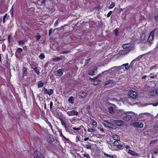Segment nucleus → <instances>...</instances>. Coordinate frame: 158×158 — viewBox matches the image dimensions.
Masks as SVG:
<instances>
[{
    "instance_id": "obj_4",
    "label": "nucleus",
    "mask_w": 158,
    "mask_h": 158,
    "mask_svg": "<svg viewBox=\"0 0 158 158\" xmlns=\"http://www.w3.org/2000/svg\"><path fill=\"white\" fill-rule=\"evenodd\" d=\"M97 72V68L95 67H93L90 68L89 74L92 76L96 74Z\"/></svg>"
},
{
    "instance_id": "obj_55",
    "label": "nucleus",
    "mask_w": 158,
    "mask_h": 158,
    "mask_svg": "<svg viewBox=\"0 0 158 158\" xmlns=\"http://www.w3.org/2000/svg\"><path fill=\"white\" fill-rule=\"evenodd\" d=\"M151 104L152 105L154 106H156L158 105V102H156L154 103H152Z\"/></svg>"
},
{
    "instance_id": "obj_23",
    "label": "nucleus",
    "mask_w": 158,
    "mask_h": 158,
    "mask_svg": "<svg viewBox=\"0 0 158 158\" xmlns=\"http://www.w3.org/2000/svg\"><path fill=\"white\" fill-rule=\"evenodd\" d=\"M128 153L132 156H136L137 154L136 152L130 149L128 150Z\"/></svg>"
},
{
    "instance_id": "obj_26",
    "label": "nucleus",
    "mask_w": 158,
    "mask_h": 158,
    "mask_svg": "<svg viewBox=\"0 0 158 158\" xmlns=\"http://www.w3.org/2000/svg\"><path fill=\"white\" fill-rule=\"evenodd\" d=\"M123 66V68L124 67V66L125 67V69L126 70H128L130 69V66L129 65V64L128 63H126L125 64H122Z\"/></svg>"
},
{
    "instance_id": "obj_63",
    "label": "nucleus",
    "mask_w": 158,
    "mask_h": 158,
    "mask_svg": "<svg viewBox=\"0 0 158 158\" xmlns=\"http://www.w3.org/2000/svg\"><path fill=\"white\" fill-rule=\"evenodd\" d=\"M89 139V138H88V137H86V138H85L84 139V140L85 141H86L87 140H88Z\"/></svg>"
},
{
    "instance_id": "obj_12",
    "label": "nucleus",
    "mask_w": 158,
    "mask_h": 158,
    "mask_svg": "<svg viewBox=\"0 0 158 158\" xmlns=\"http://www.w3.org/2000/svg\"><path fill=\"white\" fill-rule=\"evenodd\" d=\"M103 124L105 126L109 128H112L113 126L112 123L108 122L107 121L104 120L103 122Z\"/></svg>"
},
{
    "instance_id": "obj_46",
    "label": "nucleus",
    "mask_w": 158,
    "mask_h": 158,
    "mask_svg": "<svg viewBox=\"0 0 158 158\" xmlns=\"http://www.w3.org/2000/svg\"><path fill=\"white\" fill-rule=\"evenodd\" d=\"M84 156L87 158H89V155L88 154H84Z\"/></svg>"
},
{
    "instance_id": "obj_37",
    "label": "nucleus",
    "mask_w": 158,
    "mask_h": 158,
    "mask_svg": "<svg viewBox=\"0 0 158 158\" xmlns=\"http://www.w3.org/2000/svg\"><path fill=\"white\" fill-rule=\"evenodd\" d=\"M118 141H115L114 143V145L117 146L119 144V143Z\"/></svg>"
},
{
    "instance_id": "obj_53",
    "label": "nucleus",
    "mask_w": 158,
    "mask_h": 158,
    "mask_svg": "<svg viewBox=\"0 0 158 158\" xmlns=\"http://www.w3.org/2000/svg\"><path fill=\"white\" fill-rule=\"evenodd\" d=\"M61 123L62 124V125L64 126H65L66 125V123L64 121L63 122H61Z\"/></svg>"
},
{
    "instance_id": "obj_18",
    "label": "nucleus",
    "mask_w": 158,
    "mask_h": 158,
    "mask_svg": "<svg viewBox=\"0 0 158 158\" xmlns=\"http://www.w3.org/2000/svg\"><path fill=\"white\" fill-rule=\"evenodd\" d=\"M88 94L86 93L82 92L81 94H80L79 97L81 98H85L86 97Z\"/></svg>"
},
{
    "instance_id": "obj_22",
    "label": "nucleus",
    "mask_w": 158,
    "mask_h": 158,
    "mask_svg": "<svg viewBox=\"0 0 158 158\" xmlns=\"http://www.w3.org/2000/svg\"><path fill=\"white\" fill-rule=\"evenodd\" d=\"M74 98L73 96H71L68 99V101L69 102L72 104H73L74 103Z\"/></svg>"
},
{
    "instance_id": "obj_54",
    "label": "nucleus",
    "mask_w": 158,
    "mask_h": 158,
    "mask_svg": "<svg viewBox=\"0 0 158 158\" xmlns=\"http://www.w3.org/2000/svg\"><path fill=\"white\" fill-rule=\"evenodd\" d=\"M52 29L51 28L49 30V35H50L52 33Z\"/></svg>"
},
{
    "instance_id": "obj_16",
    "label": "nucleus",
    "mask_w": 158,
    "mask_h": 158,
    "mask_svg": "<svg viewBox=\"0 0 158 158\" xmlns=\"http://www.w3.org/2000/svg\"><path fill=\"white\" fill-rule=\"evenodd\" d=\"M22 73L23 77L27 76L28 74L27 72V69L24 67H23Z\"/></svg>"
},
{
    "instance_id": "obj_62",
    "label": "nucleus",
    "mask_w": 158,
    "mask_h": 158,
    "mask_svg": "<svg viewBox=\"0 0 158 158\" xmlns=\"http://www.w3.org/2000/svg\"><path fill=\"white\" fill-rule=\"evenodd\" d=\"M154 129L155 130H158V127L157 126H155L154 127Z\"/></svg>"
},
{
    "instance_id": "obj_43",
    "label": "nucleus",
    "mask_w": 158,
    "mask_h": 158,
    "mask_svg": "<svg viewBox=\"0 0 158 158\" xmlns=\"http://www.w3.org/2000/svg\"><path fill=\"white\" fill-rule=\"evenodd\" d=\"M7 14H6L3 17V22L4 23L5 22V19L6 17Z\"/></svg>"
},
{
    "instance_id": "obj_41",
    "label": "nucleus",
    "mask_w": 158,
    "mask_h": 158,
    "mask_svg": "<svg viewBox=\"0 0 158 158\" xmlns=\"http://www.w3.org/2000/svg\"><path fill=\"white\" fill-rule=\"evenodd\" d=\"M92 125H93L96 126H97V123L96 121L95 120L93 121L92 123Z\"/></svg>"
},
{
    "instance_id": "obj_47",
    "label": "nucleus",
    "mask_w": 158,
    "mask_h": 158,
    "mask_svg": "<svg viewBox=\"0 0 158 158\" xmlns=\"http://www.w3.org/2000/svg\"><path fill=\"white\" fill-rule=\"evenodd\" d=\"M85 146L86 148L87 149H90L91 148V146L90 145H86Z\"/></svg>"
},
{
    "instance_id": "obj_52",
    "label": "nucleus",
    "mask_w": 158,
    "mask_h": 158,
    "mask_svg": "<svg viewBox=\"0 0 158 158\" xmlns=\"http://www.w3.org/2000/svg\"><path fill=\"white\" fill-rule=\"evenodd\" d=\"M116 67H119V68L118 69H117V70H121V69L122 68H123V65H121V66H116Z\"/></svg>"
},
{
    "instance_id": "obj_30",
    "label": "nucleus",
    "mask_w": 158,
    "mask_h": 158,
    "mask_svg": "<svg viewBox=\"0 0 158 158\" xmlns=\"http://www.w3.org/2000/svg\"><path fill=\"white\" fill-rule=\"evenodd\" d=\"M62 58L60 57H55L52 59V60L53 61H54L55 60H61Z\"/></svg>"
},
{
    "instance_id": "obj_59",
    "label": "nucleus",
    "mask_w": 158,
    "mask_h": 158,
    "mask_svg": "<svg viewBox=\"0 0 158 158\" xmlns=\"http://www.w3.org/2000/svg\"><path fill=\"white\" fill-rule=\"evenodd\" d=\"M76 141L77 142L78 141H80L79 138L78 136H77L76 139Z\"/></svg>"
},
{
    "instance_id": "obj_51",
    "label": "nucleus",
    "mask_w": 158,
    "mask_h": 158,
    "mask_svg": "<svg viewBox=\"0 0 158 158\" xmlns=\"http://www.w3.org/2000/svg\"><path fill=\"white\" fill-rule=\"evenodd\" d=\"M156 68H156V65H155L154 66H152L150 68V69L151 70H152V69H155V68L156 69Z\"/></svg>"
},
{
    "instance_id": "obj_14",
    "label": "nucleus",
    "mask_w": 158,
    "mask_h": 158,
    "mask_svg": "<svg viewBox=\"0 0 158 158\" xmlns=\"http://www.w3.org/2000/svg\"><path fill=\"white\" fill-rule=\"evenodd\" d=\"M133 126L136 127L142 128L143 127V123L139 122H138L134 123Z\"/></svg>"
},
{
    "instance_id": "obj_38",
    "label": "nucleus",
    "mask_w": 158,
    "mask_h": 158,
    "mask_svg": "<svg viewBox=\"0 0 158 158\" xmlns=\"http://www.w3.org/2000/svg\"><path fill=\"white\" fill-rule=\"evenodd\" d=\"M58 131L59 132L60 136L63 138L64 136L63 135L61 131L60 130H59Z\"/></svg>"
},
{
    "instance_id": "obj_40",
    "label": "nucleus",
    "mask_w": 158,
    "mask_h": 158,
    "mask_svg": "<svg viewBox=\"0 0 158 158\" xmlns=\"http://www.w3.org/2000/svg\"><path fill=\"white\" fill-rule=\"evenodd\" d=\"M14 11L13 6H12L10 10V13L12 16H13V13Z\"/></svg>"
},
{
    "instance_id": "obj_49",
    "label": "nucleus",
    "mask_w": 158,
    "mask_h": 158,
    "mask_svg": "<svg viewBox=\"0 0 158 158\" xmlns=\"http://www.w3.org/2000/svg\"><path fill=\"white\" fill-rule=\"evenodd\" d=\"M75 131H78L80 130V128H77L75 127H73L72 128Z\"/></svg>"
},
{
    "instance_id": "obj_25",
    "label": "nucleus",
    "mask_w": 158,
    "mask_h": 158,
    "mask_svg": "<svg viewBox=\"0 0 158 158\" xmlns=\"http://www.w3.org/2000/svg\"><path fill=\"white\" fill-rule=\"evenodd\" d=\"M154 73H151L150 74V77L151 78H154L156 77H157L158 78V73H157L155 75H154Z\"/></svg>"
},
{
    "instance_id": "obj_33",
    "label": "nucleus",
    "mask_w": 158,
    "mask_h": 158,
    "mask_svg": "<svg viewBox=\"0 0 158 158\" xmlns=\"http://www.w3.org/2000/svg\"><path fill=\"white\" fill-rule=\"evenodd\" d=\"M104 155L105 156H106L107 157H110V158H113V155H108V154H106V153H104Z\"/></svg>"
},
{
    "instance_id": "obj_2",
    "label": "nucleus",
    "mask_w": 158,
    "mask_h": 158,
    "mask_svg": "<svg viewBox=\"0 0 158 158\" xmlns=\"http://www.w3.org/2000/svg\"><path fill=\"white\" fill-rule=\"evenodd\" d=\"M129 97L133 99H135L137 97V93L132 90L129 91L128 92Z\"/></svg>"
},
{
    "instance_id": "obj_28",
    "label": "nucleus",
    "mask_w": 158,
    "mask_h": 158,
    "mask_svg": "<svg viewBox=\"0 0 158 158\" xmlns=\"http://www.w3.org/2000/svg\"><path fill=\"white\" fill-rule=\"evenodd\" d=\"M158 153V147L154 150L152 153V154L155 155Z\"/></svg>"
},
{
    "instance_id": "obj_64",
    "label": "nucleus",
    "mask_w": 158,
    "mask_h": 158,
    "mask_svg": "<svg viewBox=\"0 0 158 158\" xmlns=\"http://www.w3.org/2000/svg\"><path fill=\"white\" fill-rule=\"evenodd\" d=\"M125 148L127 149H129L130 148V147L129 146L127 145L125 146Z\"/></svg>"
},
{
    "instance_id": "obj_24",
    "label": "nucleus",
    "mask_w": 158,
    "mask_h": 158,
    "mask_svg": "<svg viewBox=\"0 0 158 158\" xmlns=\"http://www.w3.org/2000/svg\"><path fill=\"white\" fill-rule=\"evenodd\" d=\"M70 52V50H66L64 51H62L61 52H60V54H67Z\"/></svg>"
},
{
    "instance_id": "obj_1",
    "label": "nucleus",
    "mask_w": 158,
    "mask_h": 158,
    "mask_svg": "<svg viewBox=\"0 0 158 158\" xmlns=\"http://www.w3.org/2000/svg\"><path fill=\"white\" fill-rule=\"evenodd\" d=\"M47 142L50 143H52L53 142H55V143L56 144H59L60 142L57 140H55L53 136L52 135H49L47 139Z\"/></svg>"
},
{
    "instance_id": "obj_36",
    "label": "nucleus",
    "mask_w": 158,
    "mask_h": 158,
    "mask_svg": "<svg viewBox=\"0 0 158 158\" xmlns=\"http://www.w3.org/2000/svg\"><path fill=\"white\" fill-rule=\"evenodd\" d=\"M18 44L20 45H23L24 44V42L23 40H21L19 41Z\"/></svg>"
},
{
    "instance_id": "obj_58",
    "label": "nucleus",
    "mask_w": 158,
    "mask_h": 158,
    "mask_svg": "<svg viewBox=\"0 0 158 158\" xmlns=\"http://www.w3.org/2000/svg\"><path fill=\"white\" fill-rule=\"evenodd\" d=\"M153 94H154V92L153 91L151 92L149 94V95L150 96H153Z\"/></svg>"
},
{
    "instance_id": "obj_29",
    "label": "nucleus",
    "mask_w": 158,
    "mask_h": 158,
    "mask_svg": "<svg viewBox=\"0 0 158 158\" xmlns=\"http://www.w3.org/2000/svg\"><path fill=\"white\" fill-rule=\"evenodd\" d=\"M41 37V35L39 34L38 33H37V35L35 36V38L36 39L37 41H39V40L40 39Z\"/></svg>"
},
{
    "instance_id": "obj_42",
    "label": "nucleus",
    "mask_w": 158,
    "mask_h": 158,
    "mask_svg": "<svg viewBox=\"0 0 158 158\" xmlns=\"http://www.w3.org/2000/svg\"><path fill=\"white\" fill-rule=\"evenodd\" d=\"M58 24V21L57 20L55 22V23L54 26V27H57Z\"/></svg>"
},
{
    "instance_id": "obj_39",
    "label": "nucleus",
    "mask_w": 158,
    "mask_h": 158,
    "mask_svg": "<svg viewBox=\"0 0 158 158\" xmlns=\"http://www.w3.org/2000/svg\"><path fill=\"white\" fill-rule=\"evenodd\" d=\"M23 49L21 48H18L17 49V52H18L20 53L23 52Z\"/></svg>"
},
{
    "instance_id": "obj_21",
    "label": "nucleus",
    "mask_w": 158,
    "mask_h": 158,
    "mask_svg": "<svg viewBox=\"0 0 158 158\" xmlns=\"http://www.w3.org/2000/svg\"><path fill=\"white\" fill-rule=\"evenodd\" d=\"M33 68V70L38 75H39L40 74V69L38 67L32 68Z\"/></svg>"
},
{
    "instance_id": "obj_48",
    "label": "nucleus",
    "mask_w": 158,
    "mask_h": 158,
    "mask_svg": "<svg viewBox=\"0 0 158 158\" xmlns=\"http://www.w3.org/2000/svg\"><path fill=\"white\" fill-rule=\"evenodd\" d=\"M94 131L95 130L94 129H88V131L89 132H94Z\"/></svg>"
},
{
    "instance_id": "obj_32",
    "label": "nucleus",
    "mask_w": 158,
    "mask_h": 158,
    "mask_svg": "<svg viewBox=\"0 0 158 158\" xmlns=\"http://www.w3.org/2000/svg\"><path fill=\"white\" fill-rule=\"evenodd\" d=\"M39 57L41 59H44L45 57V56L44 54L43 53H41V54L39 56Z\"/></svg>"
},
{
    "instance_id": "obj_9",
    "label": "nucleus",
    "mask_w": 158,
    "mask_h": 158,
    "mask_svg": "<svg viewBox=\"0 0 158 158\" xmlns=\"http://www.w3.org/2000/svg\"><path fill=\"white\" fill-rule=\"evenodd\" d=\"M155 30L152 31L150 33L148 38V42L149 43H151L153 39V35Z\"/></svg>"
},
{
    "instance_id": "obj_3",
    "label": "nucleus",
    "mask_w": 158,
    "mask_h": 158,
    "mask_svg": "<svg viewBox=\"0 0 158 158\" xmlns=\"http://www.w3.org/2000/svg\"><path fill=\"white\" fill-rule=\"evenodd\" d=\"M130 113H131V112L130 111L124 112L123 114L125 115L123 117V119L125 121L130 120L131 118V115L129 114Z\"/></svg>"
},
{
    "instance_id": "obj_20",
    "label": "nucleus",
    "mask_w": 158,
    "mask_h": 158,
    "mask_svg": "<svg viewBox=\"0 0 158 158\" xmlns=\"http://www.w3.org/2000/svg\"><path fill=\"white\" fill-rule=\"evenodd\" d=\"M112 137L113 139L115 141H119L120 139V137L119 136L117 135H112Z\"/></svg>"
},
{
    "instance_id": "obj_27",
    "label": "nucleus",
    "mask_w": 158,
    "mask_h": 158,
    "mask_svg": "<svg viewBox=\"0 0 158 158\" xmlns=\"http://www.w3.org/2000/svg\"><path fill=\"white\" fill-rule=\"evenodd\" d=\"M63 69H60L57 71V75L58 76H61L63 74Z\"/></svg>"
},
{
    "instance_id": "obj_31",
    "label": "nucleus",
    "mask_w": 158,
    "mask_h": 158,
    "mask_svg": "<svg viewBox=\"0 0 158 158\" xmlns=\"http://www.w3.org/2000/svg\"><path fill=\"white\" fill-rule=\"evenodd\" d=\"M135 61V60H133L131 61V62L130 63V64L129 65L130 67H131V68H133V66H134V62Z\"/></svg>"
},
{
    "instance_id": "obj_15",
    "label": "nucleus",
    "mask_w": 158,
    "mask_h": 158,
    "mask_svg": "<svg viewBox=\"0 0 158 158\" xmlns=\"http://www.w3.org/2000/svg\"><path fill=\"white\" fill-rule=\"evenodd\" d=\"M131 46V44L130 43H128L127 44H124L123 45V47L124 49H131L130 47Z\"/></svg>"
},
{
    "instance_id": "obj_8",
    "label": "nucleus",
    "mask_w": 158,
    "mask_h": 158,
    "mask_svg": "<svg viewBox=\"0 0 158 158\" xmlns=\"http://www.w3.org/2000/svg\"><path fill=\"white\" fill-rule=\"evenodd\" d=\"M34 156L35 158H43L42 155L38 151H36L34 152Z\"/></svg>"
},
{
    "instance_id": "obj_60",
    "label": "nucleus",
    "mask_w": 158,
    "mask_h": 158,
    "mask_svg": "<svg viewBox=\"0 0 158 158\" xmlns=\"http://www.w3.org/2000/svg\"><path fill=\"white\" fill-rule=\"evenodd\" d=\"M49 126L51 128V129L52 130H53V129H52V125H51V123H49Z\"/></svg>"
},
{
    "instance_id": "obj_34",
    "label": "nucleus",
    "mask_w": 158,
    "mask_h": 158,
    "mask_svg": "<svg viewBox=\"0 0 158 158\" xmlns=\"http://www.w3.org/2000/svg\"><path fill=\"white\" fill-rule=\"evenodd\" d=\"M114 6V3L113 2H112L111 4L110 5V6L109 7V9H112Z\"/></svg>"
},
{
    "instance_id": "obj_35",
    "label": "nucleus",
    "mask_w": 158,
    "mask_h": 158,
    "mask_svg": "<svg viewBox=\"0 0 158 158\" xmlns=\"http://www.w3.org/2000/svg\"><path fill=\"white\" fill-rule=\"evenodd\" d=\"M109 111L110 113H112L114 112L113 108L112 107H110L109 108Z\"/></svg>"
},
{
    "instance_id": "obj_17",
    "label": "nucleus",
    "mask_w": 158,
    "mask_h": 158,
    "mask_svg": "<svg viewBox=\"0 0 158 158\" xmlns=\"http://www.w3.org/2000/svg\"><path fill=\"white\" fill-rule=\"evenodd\" d=\"M115 81L114 80H109L106 81L105 82V83H104V85L106 86L109 84H114L115 83Z\"/></svg>"
},
{
    "instance_id": "obj_50",
    "label": "nucleus",
    "mask_w": 158,
    "mask_h": 158,
    "mask_svg": "<svg viewBox=\"0 0 158 158\" xmlns=\"http://www.w3.org/2000/svg\"><path fill=\"white\" fill-rule=\"evenodd\" d=\"M112 13V11H110L108 13V14H107V17H109L110 15H111V13Z\"/></svg>"
},
{
    "instance_id": "obj_19",
    "label": "nucleus",
    "mask_w": 158,
    "mask_h": 158,
    "mask_svg": "<svg viewBox=\"0 0 158 158\" xmlns=\"http://www.w3.org/2000/svg\"><path fill=\"white\" fill-rule=\"evenodd\" d=\"M37 87L38 88L42 87L44 85V82L40 80L37 82Z\"/></svg>"
},
{
    "instance_id": "obj_10",
    "label": "nucleus",
    "mask_w": 158,
    "mask_h": 158,
    "mask_svg": "<svg viewBox=\"0 0 158 158\" xmlns=\"http://www.w3.org/2000/svg\"><path fill=\"white\" fill-rule=\"evenodd\" d=\"M131 49H124L120 50L119 52V54L120 55H124L129 53L131 51Z\"/></svg>"
},
{
    "instance_id": "obj_7",
    "label": "nucleus",
    "mask_w": 158,
    "mask_h": 158,
    "mask_svg": "<svg viewBox=\"0 0 158 158\" xmlns=\"http://www.w3.org/2000/svg\"><path fill=\"white\" fill-rule=\"evenodd\" d=\"M43 92L44 94H48L49 95H51L53 93V91L52 89L48 90L45 88H44Z\"/></svg>"
},
{
    "instance_id": "obj_45",
    "label": "nucleus",
    "mask_w": 158,
    "mask_h": 158,
    "mask_svg": "<svg viewBox=\"0 0 158 158\" xmlns=\"http://www.w3.org/2000/svg\"><path fill=\"white\" fill-rule=\"evenodd\" d=\"M115 35L117 36L118 35V31L117 29H115L114 30Z\"/></svg>"
},
{
    "instance_id": "obj_13",
    "label": "nucleus",
    "mask_w": 158,
    "mask_h": 158,
    "mask_svg": "<svg viewBox=\"0 0 158 158\" xmlns=\"http://www.w3.org/2000/svg\"><path fill=\"white\" fill-rule=\"evenodd\" d=\"M98 76L99 75H97L96 77H95L94 79L91 78V80H93L91 82L92 84L93 85H96L100 81L98 80H96V79L98 77Z\"/></svg>"
},
{
    "instance_id": "obj_11",
    "label": "nucleus",
    "mask_w": 158,
    "mask_h": 158,
    "mask_svg": "<svg viewBox=\"0 0 158 158\" xmlns=\"http://www.w3.org/2000/svg\"><path fill=\"white\" fill-rule=\"evenodd\" d=\"M119 68V67H116V66L114 67L108 69L107 71H105L103 72V73H104L105 72H107L108 73H110V74H111L112 72H115L116 71H117V69Z\"/></svg>"
},
{
    "instance_id": "obj_57",
    "label": "nucleus",
    "mask_w": 158,
    "mask_h": 158,
    "mask_svg": "<svg viewBox=\"0 0 158 158\" xmlns=\"http://www.w3.org/2000/svg\"><path fill=\"white\" fill-rule=\"evenodd\" d=\"M53 105V103L52 102H50V109H51L52 107V106Z\"/></svg>"
},
{
    "instance_id": "obj_5",
    "label": "nucleus",
    "mask_w": 158,
    "mask_h": 158,
    "mask_svg": "<svg viewBox=\"0 0 158 158\" xmlns=\"http://www.w3.org/2000/svg\"><path fill=\"white\" fill-rule=\"evenodd\" d=\"M114 121L112 122L114 124L117 126L120 127L123 125L125 123V122L123 120H113Z\"/></svg>"
},
{
    "instance_id": "obj_56",
    "label": "nucleus",
    "mask_w": 158,
    "mask_h": 158,
    "mask_svg": "<svg viewBox=\"0 0 158 158\" xmlns=\"http://www.w3.org/2000/svg\"><path fill=\"white\" fill-rule=\"evenodd\" d=\"M155 19L156 20H158V14L155 16Z\"/></svg>"
},
{
    "instance_id": "obj_44",
    "label": "nucleus",
    "mask_w": 158,
    "mask_h": 158,
    "mask_svg": "<svg viewBox=\"0 0 158 158\" xmlns=\"http://www.w3.org/2000/svg\"><path fill=\"white\" fill-rule=\"evenodd\" d=\"M123 147V145L121 144H119L117 146V148H121Z\"/></svg>"
},
{
    "instance_id": "obj_6",
    "label": "nucleus",
    "mask_w": 158,
    "mask_h": 158,
    "mask_svg": "<svg viewBox=\"0 0 158 158\" xmlns=\"http://www.w3.org/2000/svg\"><path fill=\"white\" fill-rule=\"evenodd\" d=\"M67 114L69 116L78 115V112L75 110H72L67 112Z\"/></svg>"
},
{
    "instance_id": "obj_61",
    "label": "nucleus",
    "mask_w": 158,
    "mask_h": 158,
    "mask_svg": "<svg viewBox=\"0 0 158 158\" xmlns=\"http://www.w3.org/2000/svg\"><path fill=\"white\" fill-rule=\"evenodd\" d=\"M63 138L66 141H70V140H69L68 139L66 138L64 136Z\"/></svg>"
}]
</instances>
